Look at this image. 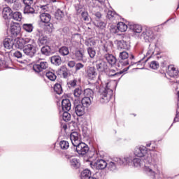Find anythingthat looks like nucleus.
Here are the masks:
<instances>
[{"mask_svg": "<svg viewBox=\"0 0 179 179\" xmlns=\"http://www.w3.org/2000/svg\"><path fill=\"white\" fill-rule=\"evenodd\" d=\"M96 89L99 91V101L102 104L108 103L114 94L113 89L117 87L115 81L103 82L101 76H98V80L95 83Z\"/></svg>", "mask_w": 179, "mask_h": 179, "instance_id": "obj_1", "label": "nucleus"}, {"mask_svg": "<svg viewBox=\"0 0 179 179\" xmlns=\"http://www.w3.org/2000/svg\"><path fill=\"white\" fill-rule=\"evenodd\" d=\"M155 153L149 154L148 152V149L145 146L136 147L134 150V155L137 156V157H143L144 163L150 164V166H145L144 171H145L148 176H150L152 178H155L156 177V172L153 169V167H156V165H153L155 163V158L152 157V155Z\"/></svg>", "mask_w": 179, "mask_h": 179, "instance_id": "obj_2", "label": "nucleus"}, {"mask_svg": "<svg viewBox=\"0 0 179 179\" xmlns=\"http://www.w3.org/2000/svg\"><path fill=\"white\" fill-rule=\"evenodd\" d=\"M131 158L124 157V158H114L112 162L107 163V169L110 171H115L117 170V166H127V164H129L131 162Z\"/></svg>", "mask_w": 179, "mask_h": 179, "instance_id": "obj_3", "label": "nucleus"}, {"mask_svg": "<svg viewBox=\"0 0 179 179\" xmlns=\"http://www.w3.org/2000/svg\"><path fill=\"white\" fill-rule=\"evenodd\" d=\"M23 52L25 55L30 57H34V55L37 52V48L36 47V41L34 39H29V41L25 45Z\"/></svg>", "mask_w": 179, "mask_h": 179, "instance_id": "obj_4", "label": "nucleus"}, {"mask_svg": "<svg viewBox=\"0 0 179 179\" xmlns=\"http://www.w3.org/2000/svg\"><path fill=\"white\" fill-rule=\"evenodd\" d=\"M85 75L88 80H96L97 78V71L94 66H89L85 71Z\"/></svg>", "mask_w": 179, "mask_h": 179, "instance_id": "obj_5", "label": "nucleus"}, {"mask_svg": "<svg viewBox=\"0 0 179 179\" xmlns=\"http://www.w3.org/2000/svg\"><path fill=\"white\" fill-rule=\"evenodd\" d=\"M47 68H48V63L47 62H40L38 64H34L32 69L36 73H40V72H43Z\"/></svg>", "mask_w": 179, "mask_h": 179, "instance_id": "obj_6", "label": "nucleus"}, {"mask_svg": "<svg viewBox=\"0 0 179 179\" xmlns=\"http://www.w3.org/2000/svg\"><path fill=\"white\" fill-rule=\"evenodd\" d=\"M91 166H93L96 170H104L107 167V162L104 159H98L96 162H92Z\"/></svg>", "mask_w": 179, "mask_h": 179, "instance_id": "obj_7", "label": "nucleus"}, {"mask_svg": "<svg viewBox=\"0 0 179 179\" xmlns=\"http://www.w3.org/2000/svg\"><path fill=\"white\" fill-rule=\"evenodd\" d=\"M119 57L120 59V64L123 66L129 65V61H128V58H129V54L127 51L120 52L119 54Z\"/></svg>", "mask_w": 179, "mask_h": 179, "instance_id": "obj_8", "label": "nucleus"}, {"mask_svg": "<svg viewBox=\"0 0 179 179\" xmlns=\"http://www.w3.org/2000/svg\"><path fill=\"white\" fill-rule=\"evenodd\" d=\"M75 147L76 148V152L78 155H84L89 152V146L85 143L81 142Z\"/></svg>", "mask_w": 179, "mask_h": 179, "instance_id": "obj_9", "label": "nucleus"}, {"mask_svg": "<svg viewBox=\"0 0 179 179\" xmlns=\"http://www.w3.org/2000/svg\"><path fill=\"white\" fill-rule=\"evenodd\" d=\"M31 38H20L16 41L15 43H14V45L15 48H19L20 50H24V47L29 44V41Z\"/></svg>", "mask_w": 179, "mask_h": 179, "instance_id": "obj_10", "label": "nucleus"}, {"mask_svg": "<svg viewBox=\"0 0 179 179\" xmlns=\"http://www.w3.org/2000/svg\"><path fill=\"white\" fill-rule=\"evenodd\" d=\"M75 107V113L78 117H82V115H85V113H86V108L82 103L78 104L76 101L74 102Z\"/></svg>", "mask_w": 179, "mask_h": 179, "instance_id": "obj_11", "label": "nucleus"}, {"mask_svg": "<svg viewBox=\"0 0 179 179\" xmlns=\"http://www.w3.org/2000/svg\"><path fill=\"white\" fill-rule=\"evenodd\" d=\"M70 139L71 141V143H72L73 146H76L81 143L80 142V135L79 134V133H78L76 131L72 132L70 134Z\"/></svg>", "mask_w": 179, "mask_h": 179, "instance_id": "obj_12", "label": "nucleus"}, {"mask_svg": "<svg viewBox=\"0 0 179 179\" xmlns=\"http://www.w3.org/2000/svg\"><path fill=\"white\" fill-rule=\"evenodd\" d=\"M20 26L17 24H11L10 31L12 34V37H17L20 34Z\"/></svg>", "mask_w": 179, "mask_h": 179, "instance_id": "obj_13", "label": "nucleus"}, {"mask_svg": "<svg viewBox=\"0 0 179 179\" xmlns=\"http://www.w3.org/2000/svg\"><path fill=\"white\" fill-rule=\"evenodd\" d=\"M96 68L98 72H106L107 71V63L103 60L96 62Z\"/></svg>", "mask_w": 179, "mask_h": 179, "instance_id": "obj_14", "label": "nucleus"}, {"mask_svg": "<svg viewBox=\"0 0 179 179\" xmlns=\"http://www.w3.org/2000/svg\"><path fill=\"white\" fill-rule=\"evenodd\" d=\"M15 45V40L13 38H5L3 41V46L7 50H12Z\"/></svg>", "mask_w": 179, "mask_h": 179, "instance_id": "obj_15", "label": "nucleus"}, {"mask_svg": "<svg viewBox=\"0 0 179 179\" xmlns=\"http://www.w3.org/2000/svg\"><path fill=\"white\" fill-rule=\"evenodd\" d=\"M71 101L68 99H63L62 101V108L63 111H70L71 110Z\"/></svg>", "mask_w": 179, "mask_h": 179, "instance_id": "obj_16", "label": "nucleus"}, {"mask_svg": "<svg viewBox=\"0 0 179 179\" xmlns=\"http://www.w3.org/2000/svg\"><path fill=\"white\" fill-rule=\"evenodd\" d=\"M3 19H10L12 17V9L9 7H5L2 12Z\"/></svg>", "mask_w": 179, "mask_h": 179, "instance_id": "obj_17", "label": "nucleus"}, {"mask_svg": "<svg viewBox=\"0 0 179 179\" xmlns=\"http://www.w3.org/2000/svg\"><path fill=\"white\" fill-rule=\"evenodd\" d=\"M105 58L110 65H115L117 63V59L111 54L105 55Z\"/></svg>", "mask_w": 179, "mask_h": 179, "instance_id": "obj_18", "label": "nucleus"}, {"mask_svg": "<svg viewBox=\"0 0 179 179\" xmlns=\"http://www.w3.org/2000/svg\"><path fill=\"white\" fill-rule=\"evenodd\" d=\"M168 69H169L168 74L171 78H176V76L178 75V70H177V69H176L174 66L173 65L169 66Z\"/></svg>", "mask_w": 179, "mask_h": 179, "instance_id": "obj_19", "label": "nucleus"}, {"mask_svg": "<svg viewBox=\"0 0 179 179\" xmlns=\"http://www.w3.org/2000/svg\"><path fill=\"white\" fill-rule=\"evenodd\" d=\"M40 19L43 23H50L51 20V15L47 13H43L41 14Z\"/></svg>", "mask_w": 179, "mask_h": 179, "instance_id": "obj_20", "label": "nucleus"}, {"mask_svg": "<svg viewBox=\"0 0 179 179\" xmlns=\"http://www.w3.org/2000/svg\"><path fill=\"white\" fill-rule=\"evenodd\" d=\"M92 101H93V99L85 96L81 100V104L83 105L85 108H87V107L91 106Z\"/></svg>", "mask_w": 179, "mask_h": 179, "instance_id": "obj_21", "label": "nucleus"}, {"mask_svg": "<svg viewBox=\"0 0 179 179\" xmlns=\"http://www.w3.org/2000/svg\"><path fill=\"white\" fill-rule=\"evenodd\" d=\"M129 157L131 159L129 162V163H131V162H132L133 166L134 167H141L142 164H143L142 162V160H141V159H139V158H134L132 159L131 157Z\"/></svg>", "mask_w": 179, "mask_h": 179, "instance_id": "obj_22", "label": "nucleus"}, {"mask_svg": "<svg viewBox=\"0 0 179 179\" xmlns=\"http://www.w3.org/2000/svg\"><path fill=\"white\" fill-rule=\"evenodd\" d=\"M117 47L122 50H129V48H131L129 44L125 41H119L117 42Z\"/></svg>", "mask_w": 179, "mask_h": 179, "instance_id": "obj_23", "label": "nucleus"}, {"mask_svg": "<svg viewBox=\"0 0 179 179\" xmlns=\"http://www.w3.org/2000/svg\"><path fill=\"white\" fill-rule=\"evenodd\" d=\"M130 30H132L134 33H142V26L136 24H131L129 25Z\"/></svg>", "mask_w": 179, "mask_h": 179, "instance_id": "obj_24", "label": "nucleus"}, {"mask_svg": "<svg viewBox=\"0 0 179 179\" xmlns=\"http://www.w3.org/2000/svg\"><path fill=\"white\" fill-rule=\"evenodd\" d=\"M50 61L53 65H56L57 66H59V65L62 64V59H61V57L59 56H52L50 58Z\"/></svg>", "mask_w": 179, "mask_h": 179, "instance_id": "obj_25", "label": "nucleus"}, {"mask_svg": "<svg viewBox=\"0 0 179 179\" xmlns=\"http://www.w3.org/2000/svg\"><path fill=\"white\" fill-rule=\"evenodd\" d=\"M82 94H83V90H82V87H79L74 90L73 96L78 100H79V99H80V97H82Z\"/></svg>", "mask_w": 179, "mask_h": 179, "instance_id": "obj_26", "label": "nucleus"}, {"mask_svg": "<svg viewBox=\"0 0 179 179\" xmlns=\"http://www.w3.org/2000/svg\"><path fill=\"white\" fill-rule=\"evenodd\" d=\"M70 164L73 169H79L80 167V163L76 158H70Z\"/></svg>", "mask_w": 179, "mask_h": 179, "instance_id": "obj_27", "label": "nucleus"}, {"mask_svg": "<svg viewBox=\"0 0 179 179\" xmlns=\"http://www.w3.org/2000/svg\"><path fill=\"white\" fill-rule=\"evenodd\" d=\"M92 178V171L89 169H85L81 173V179H91Z\"/></svg>", "mask_w": 179, "mask_h": 179, "instance_id": "obj_28", "label": "nucleus"}, {"mask_svg": "<svg viewBox=\"0 0 179 179\" xmlns=\"http://www.w3.org/2000/svg\"><path fill=\"white\" fill-rule=\"evenodd\" d=\"M84 58H85V55H83V52H82V50H77L74 53V59H76V61H83Z\"/></svg>", "mask_w": 179, "mask_h": 179, "instance_id": "obj_29", "label": "nucleus"}, {"mask_svg": "<svg viewBox=\"0 0 179 179\" xmlns=\"http://www.w3.org/2000/svg\"><path fill=\"white\" fill-rule=\"evenodd\" d=\"M38 43L39 45H45L48 44V38L45 36H41L38 39Z\"/></svg>", "mask_w": 179, "mask_h": 179, "instance_id": "obj_30", "label": "nucleus"}, {"mask_svg": "<svg viewBox=\"0 0 179 179\" xmlns=\"http://www.w3.org/2000/svg\"><path fill=\"white\" fill-rule=\"evenodd\" d=\"M92 8H101L104 6V1L100 0H92L91 2Z\"/></svg>", "mask_w": 179, "mask_h": 179, "instance_id": "obj_31", "label": "nucleus"}, {"mask_svg": "<svg viewBox=\"0 0 179 179\" xmlns=\"http://www.w3.org/2000/svg\"><path fill=\"white\" fill-rule=\"evenodd\" d=\"M117 30L122 32L127 31V30L128 29V25L122 22H119L117 24Z\"/></svg>", "mask_w": 179, "mask_h": 179, "instance_id": "obj_32", "label": "nucleus"}, {"mask_svg": "<svg viewBox=\"0 0 179 179\" xmlns=\"http://www.w3.org/2000/svg\"><path fill=\"white\" fill-rule=\"evenodd\" d=\"M41 51L43 55H51V47L49 45L42 47Z\"/></svg>", "mask_w": 179, "mask_h": 179, "instance_id": "obj_33", "label": "nucleus"}, {"mask_svg": "<svg viewBox=\"0 0 179 179\" xmlns=\"http://www.w3.org/2000/svg\"><path fill=\"white\" fill-rule=\"evenodd\" d=\"M45 76L49 79V80H51L52 82H55L57 79V75H55V73L52 71H46L45 72Z\"/></svg>", "mask_w": 179, "mask_h": 179, "instance_id": "obj_34", "label": "nucleus"}, {"mask_svg": "<svg viewBox=\"0 0 179 179\" xmlns=\"http://www.w3.org/2000/svg\"><path fill=\"white\" fill-rule=\"evenodd\" d=\"M22 29L27 31V33H31L34 29V27H33V24H23Z\"/></svg>", "mask_w": 179, "mask_h": 179, "instance_id": "obj_35", "label": "nucleus"}, {"mask_svg": "<svg viewBox=\"0 0 179 179\" xmlns=\"http://www.w3.org/2000/svg\"><path fill=\"white\" fill-rule=\"evenodd\" d=\"M84 95L85 97L93 99V96H94V92H93L92 90L90 88H87L84 90Z\"/></svg>", "mask_w": 179, "mask_h": 179, "instance_id": "obj_36", "label": "nucleus"}, {"mask_svg": "<svg viewBox=\"0 0 179 179\" xmlns=\"http://www.w3.org/2000/svg\"><path fill=\"white\" fill-rule=\"evenodd\" d=\"M35 10L31 6H25L24 8V15H33L34 13Z\"/></svg>", "mask_w": 179, "mask_h": 179, "instance_id": "obj_37", "label": "nucleus"}, {"mask_svg": "<svg viewBox=\"0 0 179 179\" xmlns=\"http://www.w3.org/2000/svg\"><path fill=\"white\" fill-rule=\"evenodd\" d=\"M12 17L14 20H16L17 22H21L23 16L22 15V13L20 12L17 11L13 13Z\"/></svg>", "mask_w": 179, "mask_h": 179, "instance_id": "obj_38", "label": "nucleus"}, {"mask_svg": "<svg viewBox=\"0 0 179 179\" xmlns=\"http://www.w3.org/2000/svg\"><path fill=\"white\" fill-rule=\"evenodd\" d=\"M141 36L145 40H150V38H152L153 37V33L149 30H147L145 32H143Z\"/></svg>", "mask_w": 179, "mask_h": 179, "instance_id": "obj_39", "label": "nucleus"}, {"mask_svg": "<svg viewBox=\"0 0 179 179\" xmlns=\"http://www.w3.org/2000/svg\"><path fill=\"white\" fill-rule=\"evenodd\" d=\"M59 52L61 55L65 57L66 55H69V49L68 48V47L63 46L60 48V49L59 50Z\"/></svg>", "mask_w": 179, "mask_h": 179, "instance_id": "obj_40", "label": "nucleus"}, {"mask_svg": "<svg viewBox=\"0 0 179 179\" xmlns=\"http://www.w3.org/2000/svg\"><path fill=\"white\" fill-rule=\"evenodd\" d=\"M54 91L57 94H62V87L61 86V84H55L54 86Z\"/></svg>", "mask_w": 179, "mask_h": 179, "instance_id": "obj_41", "label": "nucleus"}, {"mask_svg": "<svg viewBox=\"0 0 179 179\" xmlns=\"http://www.w3.org/2000/svg\"><path fill=\"white\" fill-rule=\"evenodd\" d=\"M45 30H46V31H48V33H52L54 30V24L50 22L46 23L45 26Z\"/></svg>", "mask_w": 179, "mask_h": 179, "instance_id": "obj_42", "label": "nucleus"}, {"mask_svg": "<svg viewBox=\"0 0 179 179\" xmlns=\"http://www.w3.org/2000/svg\"><path fill=\"white\" fill-rule=\"evenodd\" d=\"M59 145L61 149H63L64 150H66L69 148V142L66 141H62L59 143Z\"/></svg>", "mask_w": 179, "mask_h": 179, "instance_id": "obj_43", "label": "nucleus"}, {"mask_svg": "<svg viewBox=\"0 0 179 179\" xmlns=\"http://www.w3.org/2000/svg\"><path fill=\"white\" fill-rule=\"evenodd\" d=\"M64 12L61 10H57V12L55 13V18L57 20H61V19L64 17Z\"/></svg>", "mask_w": 179, "mask_h": 179, "instance_id": "obj_44", "label": "nucleus"}, {"mask_svg": "<svg viewBox=\"0 0 179 179\" xmlns=\"http://www.w3.org/2000/svg\"><path fill=\"white\" fill-rule=\"evenodd\" d=\"M87 52L90 57L94 58L96 57V50L93 48H88Z\"/></svg>", "mask_w": 179, "mask_h": 179, "instance_id": "obj_45", "label": "nucleus"}, {"mask_svg": "<svg viewBox=\"0 0 179 179\" xmlns=\"http://www.w3.org/2000/svg\"><path fill=\"white\" fill-rule=\"evenodd\" d=\"M177 114L176 117L173 120V122H179V91L178 92V108H177Z\"/></svg>", "mask_w": 179, "mask_h": 179, "instance_id": "obj_46", "label": "nucleus"}, {"mask_svg": "<svg viewBox=\"0 0 179 179\" xmlns=\"http://www.w3.org/2000/svg\"><path fill=\"white\" fill-rule=\"evenodd\" d=\"M63 120L66 122H67V121H71V114H69L68 111H64L63 113Z\"/></svg>", "mask_w": 179, "mask_h": 179, "instance_id": "obj_47", "label": "nucleus"}, {"mask_svg": "<svg viewBox=\"0 0 179 179\" xmlns=\"http://www.w3.org/2000/svg\"><path fill=\"white\" fill-rule=\"evenodd\" d=\"M69 87H75L78 85V79H73L67 83Z\"/></svg>", "mask_w": 179, "mask_h": 179, "instance_id": "obj_48", "label": "nucleus"}, {"mask_svg": "<svg viewBox=\"0 0 179 179\" xmlns=\"http://www.w3.org/2000/svg\"><path fill=\"white\" fill-rule=\"evenodd\" d=\"M159 66V62H157V61H152L150 64V68H151V69H157Z\"/></svg>", "mask_w": 179, "mask_h": 179, "instance_id": "obj_49", "label": "nucleus"}, {"mask_svg": "<svg viewBox=\"0 0 179 179\" xmlns=\"http://www.w3.org/2000/svg\"><path fill=\"white\" fill-rule=\"evenodd\" d=\"M81 17L85 22H89V13L87 12L83 11L81 13Z\"/></svg>", "mask_w": 179, "mask_h": 179, "instance_id": "obj_50", "label": "nucleus"}, {"mask_svg": "<svg viewBox=\"0 0 179 179\" xmlns=\"http://www.w3.org/2000/svg\"><path fill=\"white\" fill-rule=\"evenodd\" d=\"M95 25L99 29H101V30H103L106 28V22H98L95 23Z\"/></svg>", "mask_w": 179, "mask_h": 179, "instance_id": "obj_51", "label": "nucleus"}, {"mask_svg": "<svg viewBox=\"0 0 179 179\" xmlns=\"http://www.w3.org/2000/svg\"><path fill=\"white\" fill-rule=\"evenodd\" d=\"M115 16H117V14H115V12L111 11V10L108 11V13H107L108 19H110L111 20V19H114Z\"/></svg>", "mask_w": 179, "mask_h": 179, "instance_id": "obj_52", "label": "nucleus"}, {"mask_svg": "<svg viewBox=\"0 0 179 179\" xmlns=\"http://www.w3.org/2000/svg\"><path fill=\"white\" fill-rule=\"evenodd\" d=\"M153 54H155V50L150 49L147 52V56H148V59L145 61V62H148V60L152 57V55H153Z\"/></svg>", "mask_w": 179, "mask_h": 179, "instance_id": "obj_53", "label": "nucleus"}, {"mask_svg": "<svg viewBox=\"0 0 179 179\" xmlns=\"http://www.w3.org/2000/svg\"><path fill=\"white\" fill-rule=\"evenodd\" d=\"M122 73H124V72L120 71V72L115 73V74H112L110 75V76H115L116 78H118V80H120L121 79V75H122Z\"/></svg>", "mask_w": 179, "mask_h": 179, "instance_id": "obj_54", "label": "nucleus"}, {"mask_svg": "<svg viewBox=\"0 0 179 179\" xmlns=\"http://www.w3.org/2000/svg\"><path fill=\"white\" fill-rule=\"evenodd\" d=\"M85 65L82 63H78L76 64V71H80V69H82Z\"/></svg>", "mask_w": 179, "mask_h": 179, "instance_id": "obj_55", "label": "nucleus"}, {"mask_svg": "<svg viewBox=\"0 0 179 179\" xmlns=\"http://www.w3.org/2000/svg\"><path fill=\"white\" fill-rule=\"evenodd\" d=\"M23 3H24L25 6H31L33 0H23Z\"/></svg>", "mask_w": 179, "mask_h": 179, "instance_id": "obj_56", "label": "nucleus"}, {"mask_svg": "<svg viewBox=\"0 0 179 179\" xmlns=\"http://www.w3.org/2000/svg\"><path fill=\"white\" fill-rule=\"evenodd\" d=\"M13 55L15 57V58H22V52L19 51H15Z\"/></svg>", "mask_w": 179, "mask_h": 179, "instance_id": "obj_57", "label": "nucleus"}, {"mask_svg": "<svg viewBox=\"0 0 179 179\" xmlns=\"http://www.w3.org/2000/svg\"><path fill=\"white\" fill-rule=\"evenodd\" d=\"M68 66H69V68H73L74 66H76L75 65V61H69L67 64Z\"/></svg>", "mask_w": 179, "mask_h": 179, "instance_id": "obj_58", "label": "nucleus"}, {"mask_svg": "<svg viewBox=\"0 0 179 179\" xmlns=\"http://www.w3.org/2000/svg\"><path fill=\"white\" fill-rule=\"evenodd\" d=\"M95 16L97 19H100L101 17V13H100V12H97L95 13Z\"/></svg>", "mask_w": 179, "mask_h": 179, "instance_id": "obj_59", "label": "nucleus"}, {"mask_svg": "<svg viewBox=\"0 0 179 179\" xmlns=\"http://www.w3.org/2000/svg\"><path fill=\"white\" fill-rule=\"evenodd\" d=\"M8 3H15L17 0H6Z\"/></svg>", "mask_w": 179, "mask_h": 179, "instance_id": "obj_60", "label": "nucleus"}, {"mask_svg": "<svg viewBox=\"0 0 179 179\" xmlns=\"http://www.w3.org/2000/svg\"><path fill=\"white\" fill-rule=\"evenodd\" d=\"M63 76H64V78H68V72L64 71L63 72Z\"/></svg>", "mask_w": 179, "mask_h": 179, "instance_id": "obj_61", "label": "nucleus"}, {"mask_svg": "<svg viewBox=\"0 0 179 179\" xmlns=\"http://www.w3.org/2000/svg\"><path fill=\"white\" fill-rule=\"evenodd\" d=\"M174 86H176V90L179 89V84L175 83Z\"/></svg>", "mask_w": 179, "mask_h": 179, "instance_id": "obj_62", "label": "nucleus"}, {"mask_svg": "<svg viewBox=\"0 0 179 179\" xmlns=\"http://www.w3.org/2000/svg\"><path fill=\"white\" fill-rule=\"evenodd\" d=\"M3 64V62H2V60L0 59V69L2 68Z\"/></svg>", "mask_w": 179, "mask_h": 179, "instance_id": "obj_63", "label": "nucleus"}, {"mask_svg": "<svg viewBox=\"0 0 179 179\" xmlns=\"http://www.w3.org/2000/svg\"><path fill=\"white\" fill-rule=\"evenodd\" d=\"M41 9L44 10V9H45V8H47V6H41Z\"/></svg>", "mask_w": 179, "mask_h": 179, "instance_id": "obj_64", "label": "nucleus"}]
</instances>
